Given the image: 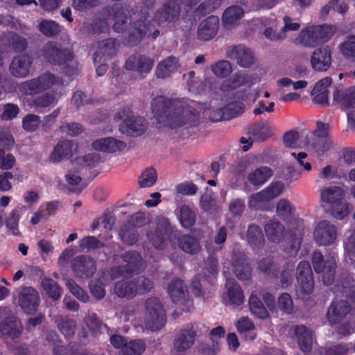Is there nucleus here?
I'll list each match as a JSON object with an SVG mask.
<instances>
[{"label":"nucleus","mask_w":355,"mask_h":355,"mask_svg":"<svg viewBox=\"0 0 355 355\" xmlns=\"http://www.w3.org/2000/svg\"><path fill=\"white\" fill-rule=\"evenodd\" d=\"M272 171L267 166L257 168L248 175V180L254 186H259L265 183L272 175Z\"/></svg>","instance_id":"nucleus-44"},{"label":"nucleus","mask_w":355,"mask_h":355,"mask_svg":"<svg viewBox=\"0 0 355 355\" xmlns=\"http://www.w3.org/2000/svg\"><path fill=\"white\" fill-rule=\"evenodd\" d=\"M24 331L21 320L15 315H9L0 322V339L6 347L17 343Z\"/></svg>","instance_id":"nucleus-9"},{"label":"nucleus","mask_w":355,"mask_h":355,"mask_svg":"<svg viewBox=\"0 0 355 355\" xmlns=\"http://www.w3.org/2000/svg\"><path fill=\"white\" fill-rule=\"evenodd\" d=\"M119 42L114 38H107L98 43V49L94 54V62L96 64L102 62V58L104 57L103 62L107 58L114 56L118 50Z\"/></svg>","instance_id":"nucleus-27"},{"label":"nucleus","mask_w":355,"mask_h":355,"mask_svg":"<svg viewBox=\"0 0 355 355\" xmlns=\"http://www.w3.org/2000/svg\"><path fill=\"white\" fill-rule=\"evenodd\" d=\"M350 312L351 306L347 300H334L328 309L327 320L331 324H337L351 315Z\"/></svg>","instance_id":"nucleus-20"},{"label":"nucleus","mask_w":355,"mask_h":355,"mask_svg":"<svg viewBox=\"0 0 355 355\" xmlns=\"http://www.w3.org/2000/svg\"><path fill=\"white\" fill-rule=\"evenodd\" d=\"M27 46V40L15 32L3 33L0 36V54L11 51L21 53L24 51Z\"/></svg>","instance_id":"nucleus-13"},{"label":"nucleus","mask_w":355,"mask_h":355,"mask_svg":"<svg viewBox=\"0 0 355 355\" xmlns=\"http://www.w3.org/2000/svg\"><path fill=\"white\" fill-rule=\"evenodd\" d=\"M248 304L251 312L257 317L265 319L268 316L266 309L256 295L253 294L251 295Z\"/></svg>","instance_id":"nucleus-58"},{"label":"nucleus","mask_w":355,"mask_h":355,"mask_svg":"<svg viewBox=\"0 0 355 355\" xmlns=\"http://www.w3.org/2000/svg\"><path fill=\"white\" fill-rule=\"evenodd\" d=\"M153 0H144L140 6L139 15L140 19L132 22L130 28L129 42L130 44H136L151 31V24L147 21L150 10L153 6Z\"/></svg>","instance_id":"nucleus-6"},{"label":"nucleus","mask_w":355,"mask_h":355,"mask_svg":"<svg viewBox=\"0 0 355 355\" xmlns=\"http://www.w3.org/2000/svg\"><path fill=\"white\" fill-rule=\"evenodd\" d=\"M250 10L248 2L245 0H240L236 4L225 9L223 15V21L225 26L233 25L241 19L245 12Z\"/></svg>","instance_id":"nucleus-26"},{"label":"nucleus","mask_w":355,"mask_h":355,"mask_svg":"<svg viewBox=\"0 0 355 355\" xmlns=\"http://www.w3.org/2000/svg\"><path fill=\"white\" fill-rule=\"evenodd\" d=\"M211 282L205 276L195 277L191 282V289L193 293L204 298L209 297L211 293Z\"/></svg>","instance_id":"nucleus-40"},{"label":"nucleus","mask_w":355,"mask_h":355,"mask_svg":"<svg viewBox=\"0 0 355 355\" xmlns=\"http://www.w3.org/2000/svg\"><path fill=\"white\" fill-rule=\"evenodd\" d=\"M157 180V173L153 167L146 168L139 178V184L141 188L152 187Z\"/></svg>","instance_id":"nucleus-57"},{"label":"nucleus","mask_w":355,"mask_h":355,"mask_svg":"<svg viewBox=\"0 0 355 355\" xmlns=\"http://www.w3.org/2000/svg\"><path fill=\"white\" fill-rule=\"evenodd\" d=\"M309 145L314 152L323 155L333 147L334 142L331 138H313Z\"/></svg>","instance_id":"nucleus-56"},{"label":"nucleus","mask_w":355,"mask_h":355,"mask_svg":"<svg viewBox=\"0 0 355 355\" xmlns=\"http://www.w3.org/2000/svg\"><path fill=\"white\" fill-rule=\"evenodd\" d=\"M336 254L329 252L324 259L322 254L315 250L312 254L311 262L316 273L321 274L322 280L325 285H330L334 280L336 268Z\"/></svg>","instance_id":"nucleus-7"},{"label":"nucleus","mask_w":355,"mask_h":355,"mask_svg":"<svg viewBox=\"0 0 355 355\" xmlns=\"http://www.w3.org/2000/svg\"><path fill=\"white\" fill-rule=\"evenodd\" d=\"M73 272L79 277H92L96 270L94 260L87 255H79L71 261Z\"/></svg>","instance_id":"nucleus-21"},{"label":"nucleus","mask_w":355,"mask_h":355,"mask_svg":"<svg viewBox=\"0 0 355 355\" xmlns=\"http://www.w3.org/2000/svg\"><path fill=\"white\" fill-rule=\"evenodd\" d=\"M92 147L98 151L114 153L123 150L125 148V144L113 137H106L94 141Z\"/></svg>","instance_id":"nucleus-32"},{"label":"nucleus","mask_w":355,"mask_h":355,"mask_svg":"<svg viewBox=\"0 0 355 355\" xmlns=\"http://www.w3.org/2000/svg\"><path fill=\"white\" fill-rule=\"evenodd\" d=\"M57 328L66 338H71L76 330V321L67 315H58L54 318Z\"/></svg>","instance_id":"nucleus-36"},{"label":"nucleus","mask_w":355,"mask_h":355,"mask_svg":"<svg viewBox=\"0 0 355 355\" xmlns=\"http://www.w3.org/2000/svg\"><path fill=\"white\" fill-rule=\"evenodd\" d=\"M339 50L346 60L355 63V35H349L339 45Z\"/></svg>","instance_id":"nucleus-51"},{"label":"nucleus","mask_w":355,"mask_h":355,"mask_svg":"<svg viewBox=\"0 0 355 355\" xmlns=\"http://www.w3.org/2000/svg\"><path fill=\"white\" fill-rule=\"evenodd\" d=\"M338 291L343 296L349 297L351 294L355 298V282L353 278L348 274H344L340 279V285H337Z\"/></svg>","instance_id":"nucleus-55"},{"label":"nucleus","mask_w":355,"mask_h":355,"mask_svg":"<svg viewBox=\"0 0 355 355\" xmlns=\"http://www.w3.org/2000/svg\"><path fill=\"white\" fill-rule=\"evenodd\" d=\"M333 104L343 110L355 108V86L335 88L333 92Z\"/></svg>","instance_id":"nucleus-19"},{"label":"nucleus","mask_w":355,"mask_h":355,"mask_svg":"<svg viewBox=\"0 0 355 355\" xmlns=\"http://www.w3.org/2000/svg\"><path fill=\"white\" fill-rule=\"evenodd\" d=\"M33 58L26 54L13 58L9 67L10 73L15 78H24L29 76Z\"/></svg>","instance_id":"nucleus-22"},{"label":"nucleus","mask_w":355,"mask_h":355,"mask_svg":"<svg viewBox=\"0 0 355 355\" xmlns=\"http://www.w3.org/2000/svg\"><path fill=\"white\" fill-rule=\"evenodd\" d=\"M314 240L319 245H332L337 238V228L328 220L320 221L315 227Z\"/></svg>","instance_id":"nucleus-17"},{"label":"nucleus","mask_w":355,"mask_h":355,"mask_svg":"<svg viewBox=\"0 0 355 355\" xmlns=\"http://www.w3.org/2000/svg\"><path fill=\"white\" fill-rule=\"evenodd\" d=\"M343 189L337 186H330L320 191V199L329 205L331 215L336 219L342 220L349 213V204L344 201Z\"/></svg>","instance_id":"nucleus-4"},{"label":"nucleus","mask_w":355,"mask_h":355,"mask_svg":"<svg viewBox=\"0 0 355 355\" xmlns=\"http://www.w3.org/2000/svg\"><path fill=\"white\" fill-rule=\"evenodd\" d=\"M236 328L239 333L243 335L246 340H252L257 336L254 324L248 318L243 317L239 320Z\"/></svg>","instance_id":"nucleus-46"},{"label":"nucleus","mask_w":355,"mask_h":355,"mask_svg":"<svg viewBox=\"0 0 355 355\" xmlns=\"http://www.w3.org/2000/svg\"><path fill=\"white\" fill-rule=\"evenodd\" d=\"M212 72L219 78H226L232 71V64L227 60H220L211 66Z\"/></svg>","instance_id":"nucleus-61"},{"label":"nucleus","mask_w":355,"mask_h":355,"mask_svg":"<svg viewBox=\"0 0 355 355\" xmlns=\"http://www.w3.org/2000/svg\"><path fill=\"white\" fill-rule=\"evenodd\" d=\"M41 285L46 295L54 300L60 297L62 288L59 284L51 278H44Z\"/></svg>","instance_id":"nucleus-53"},{"label":"nucleus","mask_w":355,"mask_h":355,"mask_svg":"<svg viewBox=\"0 0 355 355\" xmlns=\"http://www.w3.org/2000/svg\"><path fill=\"white\" fill-rule=\"evenodd\" d=\"M43 56L50 63L54 64H64L66 62L73 58L71 52L66 49H62L58 44L49 42L42 49Z\"/></svg>","instance_id":"nucleus-15"},{"label":"nucleus","mask_w":355,"mask_h":355,"mask_svg":"<svg viewBox=\"0 0 355 355\" xmlns=\"http://www.w3.org/2000/svg\"><path fill=\"white\" fill-rule=\"evenodd\" d=\"M153 67V61L146 56L135 55L130 56L125 62V69L135 70L139 73H149Z\"/></svg>","instance_id":"nucleus-31"},{"label":"nucleus","mask_w":355,"mask_h":355,"mask_svg":"<svg viewBox=\"0 0 355 355\" xmlns=\"http://www.w3.org/2000/svg\"><path fill=\"white\" fill-rule=\"evenodd\" d=\"M173 228L168 218L159 217L157 219V227L155 230L146 232L148 241L157 250L166 248L169 236L173 234Z\"/></svg>","instance_id":"nucleus-10"},{"label":"nucleus","mask_w":355,"mask_h":355,"mask_svg":"<svg viewBox=\"0 0 355 355\" xmlns=\"http://www.w3.org/2000/svg\"><path fill=\"white\" fill-rule=\"evenodd\" d=\"M180 222L184 228L189 229L196 223L195 212L186 205H181L178 209Z\"/></svg>","instance_id":"nucleus-50"},{"label":"nucleus","mask_w":355,"mask_h":355,"mask_svg":"<svg viewBox=\"0 0 355 355\" xmlns=\"http://www.w3.org/2000/svg\"><path fill=\"white\" fill-rule=\"evenodd\" d=\"M295 336L300 349L304 352H309L313 345L312 331L304 325H297L295 327Z\"/></svg>","instance_id":"nucleus-33"},{"label":"nucleus","mask_w":355,"mask_h":355,"mask_svg":"<svg viewBox=\"0 0 355 355\" xmlns=\"http://www.w3.org/2000/svg\"><path fill=\"white\" fill-rule=\"evenodd\" d=\"M40 303V294L33 287L24 286L19 291L17 304L25 313H36Z\"/></svg>","instance_id":"nucleus-12"},{"label":"nucleus","mask_w":355,"mask_h":355,"mask_svg":"<svg viewBox=\"0 0 355 355\" xmlns=\"http://www.w3.org/2000/svg\"><path fill=\"white\" fill-rule=\"evenodd\" d=\"M119 236L123 243L130 245L136 243L139 240L137 231L128 225H123L121 227L119 231Z\"/></svg>","instance_id":"nucleus-59"},{"label":"nucleus","mask_w":355,"mask_h":355,"mask_svg":"<svg viewBox=\"0 0 355 355\" xmlns=\"http://www.w3.org/2000/svg\"><path fill=\"white\" fill-rule=\"evenodd\" d=\"M344 249L345 255L350 260L355 261V228L344 242Z\"/></svg>","instance_id":"nucleus-64"},{"label":"nucleus","mask_w":355,"mask_h":355,"mask_svg":"<svg viewBox=\"0 0 355 355\" xmlns=\"http://www.w3.org/2000/svg\"><path fill=\"white\" fill-rule=\"evenodd\" d=\"M121 258L125 263L124 266L130 273L137 272L145 268V262L137 252H126L122 254Z\"/></svg>","instance_id":"nucleus-35"},{"label":"nucleus","mask_w":355,"mask_h":355,"mask_svg":"<svg viewBox=\"0 0 355 355\" xmlns=\"http://www.w3.org/2000/svg\"><path fill=\"white\" fill-rule=\"evenodd\" d=\"M226 56L243 68H250L255 62L252 50L242 44L230 46L227 49Z\"/></svg>","instance_id":"nucleus-11"},{"label":"nucleus","mask_w":355,"mask_h":355,"mask_svg":"<svg viewBox=\"0 0 355 355\" xmlns=\"http://www.w3.org/2000/svg\"><path fill=\"white\" fill-rule=\"evenodd\" d=\"M233 270L235 275L240 280H248L251 276V268L243 254H239L233 260Z\"/></svg>","instance_id":"nucleus-38"},{"label":"nucleus","mask_w":355,"mask_h":355,"mask_svg":"<svg viewBox=\"0 0 355 355\" xmlns=\"http://www.w3.org/2000/svg\"><path fill=\"white\" fill-rule=\"evenodd\" d=\"M209 327L204 323L193 322L179 330L173 340V349L178 353H185L195 344L196 338L207 333Z\"/></svg>","instance_id":"nucleus-3"},{"label":"nucleus","mask_w":355,"mask_h":355,"mask_svg":"<svg viewBox=\"0 0 355 355\" xmlns=\"http://www.w3.org/2000/svg\"><path fill=\"white\" fill-rule=\"evenodd\" d=\"M41 123L40 117L36 114H30L24 116L22 121L23 128L28 132L35 131Z\"/></svg>","instance_id":"nucleus-63"},{"label":"nucleus","mask_w":355,"mask_h":355,"mask_svg":"<svg viewBox=\"0 0 355 355\" xmlns=\"http://www.w3.org/2000/svg\"><path fill=\"white\" fill-rule=\"evenodd\" d=\"M248 133L257 141H264L272 134L267 121L253 124L248 128Z\"/></svg>","instance_id":"nucleus-42"},{"label":"nucleus","mask_w":355,"mask_h":355,"mask_svg":"<svg viewBox=\"0 0 355 355\" xmlns=\"http://www.w3.org/2000/svg\"><path fill=\"white\" fill-rule=\"evenodd\" d=\"M219 19L217 17L210 16L202 21L198 27V37L200 40L207 41L215 36L218 31Z\"/></svg>","instance_id":"nucleus-30"},{"label":"nucleus","mask_w":355,"mask_h":355,"mask_svg":"<svg viewBox=\"0 0 355 355\" xmlns=\"http://www.w3.org/2000/svg\"><path fill=\"white\" fill-rule=\"evenodd\" d=\"M85 323L94 334L100 333L103 327H106L95 313H89L85 318Z\"/></svg>","instance_id":"nucleus-60"},{"label":"nucleus","mask_w":355,"mask_h":355,"mask_svg":"<svg viewBox=\"0 0 355 355\" xmlns=\"http://www.w3.org/2000/svg\"><path fill=\"white\" fill-rule=\"evenodd\" d=\"M59 84H60V80L58 77L51 72H45L36 78L21 83L19 90L24 95L34 96Z\"/></svg>","instance_id":"nucleus-5"},{"label":"nucleus","mask_w":355,"mask_h":355,"mask_svg":"<svg viewBox=\"0 0 355 355\" xmlns=\"http://www.w3.org/2000/svg\"><path fill=\"white\" fill-rule=\"evenodd\" d=\"M180 15V6L175 1L164 3L155 12L154 21L157 24L172 23L177 21Z\"/></svg>","instance_id":"nucleus-18"},{"label":"nucleus","mask_w":355,"mask_h":355,"mask_svg":"<svg viewBox=\"0 0 355 355\" xmlns=\"http://www.w3.org/2000/svg\"><path fill=\"white\" fill-rule=\"evenodd\" d=\"M37 28L40 33L47 37H54L62 31V26L53 20H42Z\"/></svg>","instance_id":"nucleus-48"},{"label":"nucleus","mask_w":355,"mask_h":355,"mask_svg":"<svg viewBox=\"0 0 355 355\" xmlns=\"http://www.w3.org/2000/svg\"><path fill=\"white\" fill-rule=\"evenodd\" d=\"M297 281L302 291L305 294L312 292L314 287L313 272L308 261H301L297 268Z\"/></svg>","instance_id":"nucleus-23"},{"label":"nucleus","mask_w":355,"mask_h":355,"mask_svg":"<svg viewBox=\"0 0 355 355\" xmlns=\"http://www.w3.org/2000/svg\"><path fill=\"white\" fill-rule=\"evenodd\" d=\"M284 189V185L282 182H272L263 191L252 195L249 201V206L255 209H261L262 203L279 196Z\"/></svg>","instance_id":"nucleus-14"},{"label":"nucleus","mask_w":355,"mask_h":355,"mask_svg":"<svg viewBox=\"0 0 355 355\" xmlns=\"http://www.w3.org/2000/svg\"><path fill=\"white\" fill-rule=\"evenodd\" d=\"M226 286L228 291V303L236 306L243 302L244 295L241 286L234 279H227Z\"/></svg>","instance_id":"nucleus-41"},{"label":"nucleus","mask_w":355,"mask_h":355,"mask_svg":"<svg viewBox=\"0 0 355 355\" xmlns=\"http://www.w3.org/2000/svg\"><path fill=\"white\" fill-rule=\"evenodd\" d=\"M145 307L146 328L152 331H159L163 328L166 321V312L159 300L156 297L148 298L145 302Z\"/></svg>","instance_id":"nucleus-8"},{"label":"nucleus","mask_w":355,"mask_h":355,"mask_svg":"<svg viewBox=\"0 0 355 355\" xmlns=\"http://www.w3.org/2000/svg\"><path fill=\"white\" fill-rule=\"evenodd\" d=\"M132 285V279L117 281L114 284V293L119 297L132 300L136 297Z\"/></svg>","instance_id":"nucleus-45"},{"label":"nucleus","mask_w":355,"mask_h":355,"mask_svg":"<svg viewBox=\"0 0 355 355\" xmlns=\"http://www.w3.org/2000/svg\"><path fill=\"white\" fill-rule=\"evenodd\" d=\"M311 62L316 71H327L331 64V53L328 46L316 49L311 58Z\"/></svg>","instance_id":"nucleus-28"},{"label":"nucleus","mask_w":355,"mask_h":355,"mask_svg":"<svg viewBox=\"0 0 355 355\" xmlns=\"http://www.w3.org/2000/svg\"><path fill=\"white\" fill-rule=\"evenodd\" d=\"M102 16L95 18L92 22H86L83 26V32L88 35H96L106 33L110 30L108 19L112 18L114 21L113 30L116 33H122L127 28L129 17L132 12L126 4H115L106 6L103 9Z\"/></svg>","instance_id":"nucleus-2"},{"label":"nucleus","mask_w":355,"mask_h":355,"mask_svg":"<svg viewBox=\"0 0 355 355\" xmlns=\"http://www.w3.org/2000/svg\"><path fill=\"white\" fill-rule=\"evenodd\" d=\"M82 171L78 168V171H70L66 175V181L67 183L72 186H77V189L74 190V191L80 192L83 188L85 187V184L82 182Z\"/></svg>","instance_id":"nucleus-62"},{"label":"nucleus","mask_w":355,"mask_h":355,"mask_svg":"<svg viewBox=\"0 0 355 355\" xmlns=\"http://www.w3.org/2000/svg\"><path fill=\"white\" fill-rule=\"evenodd\" d=\"M248 243L254 248H260L264 243L261 229L257 225H251L248 230Z\"/></svg>","instance_id":"nucleus-54"},{"label":"nucleus","mask_w":355,"mask_h":355,"mask_svg":"<svg viewBox=\"0 0 355 355\" xmlns=\"http://www.w3.org/2000/svg\"><path fill=\"white\" fill-rule=\"evenodd\" d=\"M264 230L270 241L277 243L282 237L284 227L277 220H269L266 223Z\"/></svg>","instance_id":"nucleus-43"},{"label":"nucleus","mask_w":355,"mask_h":355,"mask_svg":"<svg viewBox=\"0 0 355 355\" xmlns=\"http://www.w3.org/2000/svg\"><path fill=\"white\" fill-rule=\"evenodd\" d=\"M327 28L323 26H313L300 33L302 44L306 46H315L327 41L330 38Z\"/></svg>","instance_id":"nucleus-16"},{"label":"nucleus","mask_w":355,"mask_h":355,"mask_svg":"<svg viewBox=\"0 0 355 355\" xmlns=\"http://www.w3.org/2000/svg\"><path fill=\"white\" fill-rule=\"evenodd\" d=\"M132 282L136 296L150 292L154 286V282L144 275L134 277Z\"/></svg>","instance_id":"nucleus-47"},{"label":"nucleus","mask_w":355,"mask_h":355,"mask_svg":"<svg viewBox=\"0 0 355 355\" xmlns=\"http://www.w3.org/2000/svg\"><path fill=\"white\" fill-rule=\"evenodd\" d=\"M62 94L58 90H51L37 96L30 101L28 105L37 111L54 107L58 102Z\"/></svg>","instance_id":"nucleus-25"},{"label":"nucleus","mask_w":355,"mask_h":355,"mask_svg":"<svg viewBox=\"0 0 355 355\" xmlns=\"http://www.w3.org/2000/svg\"><path fill=\"white\" fill-rule=\"evenodd\" d=\"M147 128L146 120L141 116H133L124 120L119 125V131L127 135L137 137L142 135Z\"/></svg>","instance_id":"nucleus-24"},{"label":"nucleus","mask_w":355,"mask_h":355,"mask_svg":"<svg viewBox=\"0 0 355 355\" xmlns=\"http://www.w3.org/2000/svg\"><path fill=\"white\" fill-rule=\"evenodd\" d=\"M151 107L159 123L173 128H182L193 132L199 123V113L179 101L159 96L153 99Z\"/></svg>","instance_id":"nucleus-1"},{"label":"nucleus","mask_w":355,"mask_h":355,"mask_svg":"<svg viewBox=\"0 0 355 355\" xmlns=\"http://www.w3.org/2000/svg\"><path fill=\"white\" fill-rule=\"evenodd\" d=\"M168 293L175 302L184 301L189 295L187 286L179 278H174L170 282L168 286Z\"/></svg>","instance_id":"nucleus-34"},{"label":"nucleus","mask_w":355,"mask_h":355,"mask_svg":"<svg viewBox=\"0 0 355 355\" xmlns=\"http://www.w3.org/2000/svg\"><path fill=\"white\" fill-rule=\"evenodd\" d=\"M331 85V78H323L315 84L311 92L314 103L321 105H329V88Z\"/></svg>","instance_id":"nucleus-29"},{"label":"nucleus","mask_w":355,"mask_h":355,"mask_svg":"<svg viewBox=\"0 0 355 355\" xmlns=\"http://www.w3.org/2000/svg\"><path fill=\"white\" fill-rule=\"evenodd\" d=\"M178 69V60L175 56H169L162 61L157 67L156 75L157 78H165Z\"/></svg>","instance_id":"nucleus-39"},{"label":"nucleus","mask_w":355,"mask_h":355,"mask_svg":"<svg viewBox=\"0 0 355 355\" xmlns=\"http://www.w3.org/2000/svg\"><path fill=\"white\" fill-rule=\"evenodd\" d=\"M26 209V207L25 206H18L17 208L12 210L6 220L7 227L11 231L13 235L17 236L20 234L18 229L20 212L25 211Z\"/></svg>","instance_id":"nucleus-52"},{"label":"nucleus","mask_w":355,"mask_h":355,"mask_svg":"<svg viewBox=\"0 0 355 355\" xmlns=\"http://www.w3.org/2000/svg\"><path fill=\"white\" fill-rule=\"evenodd\" d=\"M179 247L185 252L194 254L200 250L199 241L189 235H182L178 240Z\"/></svg>","instance_id":"nucleus-49"},{"label":"nucleus","mask_w":355,"mask_h":355,"mask_svg":"<svg viewBox=\"0 0 355 355\" xmlns=\"http://www.w3.org/2000/svg\"><path fill=\"white\" fill-rule=\"evenodd\" d=\"M73 150V144L71 141L63 140L59 141L54 147L52 151L50 159L53 163H58L62 159L71 156Z\"/></svg>","instance_id":"nucleus-37"}]
</instances>
